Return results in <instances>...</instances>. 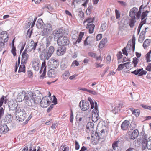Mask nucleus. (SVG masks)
I'll return each mask as SVG.
<instances>
[{"mask_svg": "<svg viewBox=\"0 0 151 151\" xmlns=\"http://www.w3.org/2000/svg\"><path fill=\"white\" fill-rule=\"evenodd\" d=\"M130 110L132 114H134L136 116H138L140 114V111L138 109H135L133 108H130Z\"/></svg>", "mask_w": 151, "mask_h": 151, "instance_id": "obj_33", "label": "nucleus"}, {"mask_svg": "<svg viewBox=\"0 0 151 151\" xmlns=\"http://www.w3.org/2000/svg\"><path fill=\"white\" fill-rule=\"evenodd\" d=\"M119 141H116L112 145V147L114 150H116V148H118V144Z\"/></svg>", "mask_w": 151, "mask_h": 151, "instance_id": "obj_48", "label": "nucleus"}, {"mask_svg": "<svg viewBox=\"0 0 151 151\" xmlns=\"http://www.w3.org/2000/svg\"><path fill=\"white\" fill-rule=\"evenodd\" d=\"M5 120L8 123L11 122L12 120V116L10 114L7 115L5 117Z\"/></svg>", "mask_w": 151, "mask_h": 151, "instance_id": "obj_37", "label": "nucleus"}, {"mask_svg": "<svg viewBox=\"0 0 151 151\" xmlns=\"http://www.w3.org/2000/svg\"><path fill=\"white\" fill-rule=\"evenodd\" d=\"M60 150L62 151H68L69 148L65 145H62L60 147Z\"/></svg>", "mask_w": 151, "mask_h": 151, "instance_id": "obj_41", "label": "nucleus"}, {"mask_svg": "<svg viewBox=\"0 0 151 151\" xmlns=\"http://www.w3.org/2000/svg\"><path fill=\"white\" fill-rule=\"evenodd\" d=\"M91 137H92V141L93 143L97 144L99 140L103 139L104 137H101L99 133L96 131H93Z\"/></svg>", "mask_w": 151, "mask_h": 151, "instance_id": "obj_8", "label": "nucleus"}, {"mask_svg": "<svg viewBox=\"0 0 151 151\" xmlns=\"http://www.w3.org/2000/svg\"><path fill=\"white\" fill-rule=\"evenodd\" d=\"M40 64L38 60L37 59H35L32 61V67L33 69L35 71L39 70Z\"/></svg>", "mask_w": 151, "mask_h": 151, "instance_id": "obj_15", "label": "nucleus"}, {"mask_svg": "<svg viewBox=\"0 0 151 151\" xmlns=\"http://www.w3.org/2000/svg\"><path fill=\"white\" fill-rule=\"evenodd\" d=\"M135 43H133V42H132V46L131 45L127 44L126 47L124 48L122 50L123 54L125 55L126 56H127L128 55L127 52H129V51H128V50H131L132 49L133 51L134 52L135 50Z\"/></svg>", "mask_w": 151, "mask_h": 151, "instance_id": "obj_11", "label": "nucleus"}, {"mask_svg": "<svg viewBox=\"0 0 151 151\" xmlns=\"http://www.w3.org/2000/svg\"><path fill=\"white\" fill-rule=\"evenodd\" d=\"M36 19L37 18L35 17L34 20L32 19L29 20V22L27 23V26L30 27L31 26V28H32L35 24Z\"/></svg>", "mask_w": 151, "mask_h": 151, "instance_id": "obj_30", "label": "nucleus"}, {"mask_svg": "<svg viewBox=\"0 0 151 151\" xmlns=\"http://www.w3.org/2000/svg\"><path fill=\"white\" fill-rule=\"evenodd\" d=\"M75 149L76 150H79L80 148L79 145L78 143V142L76 140L75 141Z\"/></svg>", "mask_w": 151, "mask_h": 151, "instance_id": "obj_60", "label": "nucleus"}, {"mask_svg": "<svg viewBox=\"0 0 151 151\" xmlns=\"http://www.w3.org/2000/svg\"><path fill=\"white\" fill-rule=\"evenodd\" d=\"M45 28L48 30V32L50 33L52 30V25L50 23H48L46 24Z\"/></svg>", "mask_w": 151, "mask_h": 151, "instance_id": "obj_38", "label": "nucleus"}, {"mask_svg": "<svg viewBox=\"0 0 151 151\" xmlns=\"http://www.w3.org/2000/svg\"><path fill=\"white\" fill-rule=\"evenodd\" d=\"M57 43L59 45L65 46L69 44V41L67 37L62 36L59 37L58 39Z\"/></svg>", "mask_w": 151, "mask_h": 151, "instance_id": "obj_5", "label": "nucleus"}, {"mask_svg": "<svg viewBox=\"0 0 151 151\" xmlns=\"http://www.w3.org/2000/svg\"><path fill=\"white\" fill-rule=\"evenodd\" d=\"M124 67V64H120L118 65L117 69L118 70H122Z\"/></svg>", "mask_w": 151, "mask_h": 151, "instance_id": "obj_58", "label": "nucleus"}, {"mask_svg": "<svg viewBox=\"0 0 151 151\" xmlns=\"http://www.w3.org/2000/svg\"><path fill=\"white\" fill-rule=\"evenodd\" d=\"M129 121L125 120L122 123L121 125V129L123 130H126L128 128L129 125Z\"/></svg>", "mask_w": 151, "mask_h": 151, "instance_id": "obj_18", "label": "nucleus"}, {"mask_svg": "<svg viewBox=\"0 0 151 151\" xmlns=\"http://www.w3.org/2000/svg\"><path fill=\"white\" fill-rule=\"evenodd\" d=\"M9 36L6 31H3L0 33V51L2 49L7 45V42L8 40Z\"/></svg>", "mask_w": 151, "mask_h": 151, "instance_id": "obj_3", "label": "nucleus"}, {"mask_svg": "<svg viewBox=\"0 0 151 151\" xmlns=\"http://www.w3.org/2000/svg\"><path fill=\"white\" fill-rule=\"evenodd\" d=\"M119 108L118 106H116L114 109L112 110V111L114 114H116L119 111Z\"/></svg>", "mask_w": 151, "mask_h": 151, "instance_id": "obj_52", "label": "nucleus"}, {"mask_svg": "<svg viewBox=\"0 0 151 151\" xmlns=\"http://www.w3.org/2000/svg\"><path fill=\"white\" fill-rule=\"evenodd\" d=\"M115 14L116 19H119L120 17V14L118 10H116Z\"/></svg>", "mask_w": 151, "mask_h": 151, "instance_id": "obj_57", "label": "nucleus"}, {"mask_svg": "<svg viewBox=\"0 0 151 151\" xmlns=\"http://www.w3.org/2000/svg\"><path fill=\"white\" fill-rule=\"evenodd\" d=\"M47 72V75L50 78L55 77L57 75L56 71L54 70L50 69Z\"/></svg>", "mask_w": 151, "mask_h": 151, "instance_id": "obj_21", "label": "nucleus"}, {"mask_svg": "<svg viewBox=\"0 0 151 151\" xmlns=\"http://www.w3.org/2000/svg\"><path fill=\"white\" fill-rule=\"evenodd\" d=\"M84 35V34L83 32H81L80 33L78 38L76 40V41L74 44L75 45H76L77 44L81 42Z\"/></svg>", "mask_w": 151, "mask_h": 151, "instance_id": "obj_32", "label": "nucleus"}, {"mask_svg": "<svg viewBox=\"0 0 151 151\" xmlns=\"http://www.w3.org/2000/svg\"><path fill=\"white\" fill-rule=\"evenodd\" d=\"M46 71H43V72L42 74L40 76V79H43L45 76Z\"/></svg>", "mask_w": 151, "mask_h": 151, "instance_id": "obj_62", "label": "nucleus"}, {"mask_svg": "<svg viewBox=\"0 0 151 151\" xmlns=\"http://www.w3.org/2000/svg\"><path fill=\"white\" fill-rule=\"evenodd\" d=\"M49 33H50L48 32V30L45 28L41 33V35L42 36H47Z\"/></svg>", "mask_w": 151, "mask_h": 151, "instance_id": "obj_47", "label": "nucleus"}, {"mask_svg": "<svg viewBox=\"0 0 151 151\" xmlns=\"http://www.w3.org/2000/svg\"><path fill=\"white\" fill-rule=\"evenodd\" d=\"M136 127L137 125L135 124L134 123L132 122L130 126V128L131 130H132L134 129Z\"/></svg>", "mask_w": 151, "mask_h": 151, "instance_id": "obj_55", "label": "nucleus"}, {"mask_svg": "<svg viewBox=\"0 0 151 151\" xmlns=\"http://www.w3.org/2000/svg\"><path fill=\"white\" fill-rule=\"evenodd\" d=\"M149 12V11H146L142 13L141 16V20H143L147 16L148 13Z\"/></svg>", "mask_w": 151, "mask_h": 151, "instance_id": "obj_39", "label": "nucleus"}, {"mask_svg": "<svg viewBox=\"0 0 151 151\" xmlns=\"http://www.w3.org/2000/svg\"><path fill=\"white\" fill-rule=\"evenodd\" d=\"M146 32V31H142L140 33L138 39V41L142 43L144 40Z\"/></svg>", "mask_w": 151, "mask_h": 151, "instance_id": "obj_25", "label": "nucleus"}, {"mask_svg": "<svg viewBox=\"0 0 151 151\" xmlns=\"http://www.w3.org/2000/svg\"><path fill=\"white\" fill-rule=\"evenodd\" d=\"M141 15L140 12L138 11V9L134 7L132 8L129 13V15L130 17L136 18V16L137 19H139Z\"/></svg>", "mask_w": 151, "mask_h": 151, "instance_id": "obj_6", "label": "nucleus"}, {"mask_svg": "<svg viewBox=\"0 0 151 151\" xmlns=\"http://www.w3.org/2000/svg\"><path fill=\"white\" fill-rule=\"evenodd\" d=\"M95 25L93 24H87L86 28L88 29L89 32L90 34L93 33L95 27Z\"/></svg>", "mask_w": 151, "mask_h": 151, "instance_id": "obj_23", "label": "nucleus"}, {"mask_svg": "<svg viewBox=\"0 0 151 151\" xmlns=\"http://www.w3.org/2000/svg\"><path fill=\"white\" fill-rule=\"evenodd\" d=\"M41 96V93L38 90H35L33 93L30 91L27 93L23 90L18 94L17 99L19 102L24 100L28 106H33L39 102Z\"/></svg>", "mask_w": 151, "mask_h": 151, "instance_id": "obj_1", "label": "nucleus"}, {"mask_svg": "<svg viewBox=\"0 0 151 151\" xmlns=\"http://www.w3.org/2000/svg\"><path fill=\"white\" fill-rule=\"evenodd\" d=\"M42 96V95H41L40 98H41ZM40 99V101L37 104L40 102V105L42 107L46 108L50 104V102L52 101V98L50 96H45L42 98V100H41V98Z\"/></svg>", "mask_w": 151, "mask_h": 151, "instance_id": "obj_4", "label": "nucleus"}, {"mask_svg": "<svg viewBox=\"0 0 151 151\" xmlns=\"http://www.w3.org/2000/svg\"><path fill=\"white\" fill-rule=\"evenodd\" d=\"M45 60V59L44 61L42 63L41 69L39 72L40 73H41L43 70V71H46V66Z\"/></svg>", "mask_w": 151, "mask_h": 151, "instance_id": "obj_34", "label": "nucleus"}, {"mask_svg": "<svg viewBox=\"0 0 151 151\" xmlns=\"http://www.w3.org/2000/svg\"><path fill=\"white\" fill-rule=\"evenodd\" d=\"M0 130L3 134H5L8 131V128L6 124H1L0 126Z\"/></svg>", "mask_w": 151, "mask_h": 151, "instance_id": "obj_20", "label": "nucleus"}, {"mask_svg": "<svg viewBox=\"0 0 151 151\" xmlns=\"http://www.w3.org/2000/svg\"><path fill=\"white\" fill-rule=\"evenodd\" d=\"M54 51V48L52 46H51L49 47L48 50V52H47V56L46 57L47 60H48L50 57L51 56L52 54L53 53Z\"/></svg>", "mask_w": 151, "mask_h": 151, "instance_id": "obj_22", "label": "nucleus"}, {"mask_svg": "<svg viewBox=\"0 0 151 151\" xmlns=\"http://www.w3.org/2000/svg\"><path fill=\"white\" fill-rule=\"evenodd\" d=\"M150 43V40L146 39L144 42L143 44V47L145 49L147 48L149 45Z\"/></svg>", "mask_w": 151, "mask_h": 151, "instance_id": "obj_36", "label": "nucleus"}, {"mask_svg": "<svg viewBox=\"0 0 151 151\" xmlns=\"http://www.w3.org/2000/svg\"><path fill=\"white\" fill-rule=\"evenodd\" d=\"M150 54L149 53H148L146 55V58L147 62H150L151 61L150 59Z\"/></svg>", "mask_w": 151, "mask_h": 151, "instance_id": "obj_59", "label": "nucleus"}, {"mask_svg": "<svg viewBox=\"0 0 151 151\" xmlns=\"http://www.w3.org/2000/svg\"><path fill=\"white\" fill-rule=\"evenodd\" d=\"M11 52L13 54L14 56L16 55V48L14 46L12 47V48L11 50Z\"/></svg>", "mask_w": 151, "mask_h": 151, "instance_id": "obj_54", "label": "nucleus"}, {"mask_svg": "<svg viewBox=\"0 0 151 151\" xmlns=\"http://www.w3.org/2000/svg\"><path fill=\"white\" fill-rule=\"evenodd\" d=\"M139 134L138 130L137 129L134 130L131 132L129 131L128 132V137L130 139L134 140L138 136Z\"/></svg>", "mask_w": 151, "mask_h": 151, "instance_id": "obj_10", "label": "nucleus"}, {"mask_svg": "<svg viewBox=\"0 0 151 151\" xmlns=\"http://www.w3.org/2000/svg\"><path fill=\"white\" fill-rule=\"evenodd\" d=\"M138 59L136 57L134 58H133V63L134 65V67H136L138 63Z\"/></svg>", "mask_w": 151, "mask_h": 151, "instance_id": "obj_56", "label": "nucleus"}, {"mask_svg": "<svg viewBox=\"0 0 151 151\" xmlns=\"http://www.w3.org/2000/svg\"><path fill=\"white\" fill-rule=\"evenodd\" d=\"M107 28V24L106 23L102 24L101 27V32H104Z\"/></svg>", "mask_w": 151, "mask_h": 151, "instance_id": "obj_44", "label": "nucleus"}, {"mask_svg": "<svg viewBox=\"0 0 151 151\" xmlns=\"http://www.w3.org/2000/svg\"><path fill=\"white\" fill-rule=\"evenodd\" d=\"M78 16L81 18H83L84 16V14L82 11H81L79 12L78 13Z\"/></svg>", "mask_w": 151, "mask_h": 151, "instance_id": "obj_64", "label": "nucleus"}, {"mask_svg": "<svg viewBox=\"0 0 151 151\" xmlns=\"http://www.w3.org/2000/svg\"><path fill=\"white\" fill-rule=\"evenodd\" d=\"M27 51H25V50L23 52L22 55V60L21 63L22 64H25L27 63V60L29 57L28 54H27L26 52Z\"/></svg>", "mask_w": 151, "mask_h": 151, "instance_id": "obj_17", "label": "nucleus"}, {"mask_svg": "<svg viewBox=\"0 0 151 151\" xmlns=\"http://www.w3.org/2000/svg\"><path fill=\"white\" fill-rule=\"evenodd\" d=\"M79 106L81 110L85 111L89 109V104L88 102L82 100L80 102Z\"/></svg>", "mask_w": 151, "mask_h": 151, "instance_id": "obj_9", "label": "nucleus"}, {"mask_svg": "<svg viewBox=\"0 0 151 151\" xmlns=\"http://www.w3.org/2000/svg\"><path fill=\"white\" fill-rule=\"evenodd\" d=\"M70 75V73L68 70H66L63 74V78L64 79H67Z\"/></svg>", "mask_w": 151, "mask_h": 151, "instance_id": "obj_40", "label": "nucleus"}, {"mask_svg": "<svg viewBox=\"0 0 151 151\" xmlns=\"http://www.w3.org/2000/svg\"><path fill=\"white\" fill-rule=\"evenodd\" d=\"M88 100L89 101L91 105V108L92 109L94 108L95 109L92 111V120L93 122H96L99 119V111L97 103L94 102L90 97L88 98Z\"/></svg>", "mask_w": 151, "mask_h": 151, "instance_id": "obj_2", "label": "nucleus"}, {"mask_svg": "<svg viewBox=\"0 0 151 151\" xmlns=\"http://www.w3.org/2000/svg\"><path fill=\"white\" fill-rule=\"evenodd\" d=\"M92 41V38L88 37L84 40V45L86 46L88 45H91Z\"/></svg>", "mask_w": 151, "mask_h": 151, "instance_id": "obj_26", "label": "nucleus"}, {"mask_svg": "<svg viewBox=\"0 0 151 151\" xmlns=\"http://www.w3.org/2000/svg\"><path fill=\"white\" fill-rule=\"evenodd\" d=\"M37 43L33 41H31L30 44L28 46V47H27L25 49V51H27V52H29L33 50V52L35 51L36 46Z\"/></svg>", "mask_w": 151, "mask_h": 151, "instance_id": "obj_12", "label": "nucleus"}, {"mask_svg": "<svg viewBox=\"0 0 151 151\" xmlns=\"http://www.w3.org/2000/svg\"><path fill=\"white\" fill-rule=\"evenodd\" d=\"M94 20V18H89L86 19L84 21V23H85L86 22H87L88 24H89L92 22H93Z\"/></svg>", "mask_w": 151, "mask_h": 151, "instance_id": "obj_45", "label": "nucleus"}, {"mask_svg": "<svg viewBox=\"0 0 151 151\" xmlns=\"http://www.w3.org/2000/svg\"><path fill=\"white\" fill-rule=\"evenodd\" d=\"M47 64L50 69L55 70L58 66L59 62L57 60H50Z\"/></svg>", "mask_w": 151, "mask_h": 151, "instance_id": "obj_7", "label": "nucleus"}, {"mask_svg": "<svg viewBox=\"0 0 151 151\" xmlns=\"http://www.w3.org/2000/svg\"><path fill=\"white\" fill-rule=\"evenodd\" d=\"M33 145L32 143H30L29 145V151H36V148H37V150L36 151H40L39 148H40L39 147H33Z\"/></svg>", "mask_w": 151, "mask_h": 151, "instance_id": "obj_35", "label": "nucleus"}, {"mask_svg": "<svg viewBox=\"0 0 151 151\" xmlns=\"http://www.w3.org/2000/svg\"><path fill=\"white\" fill-rule=\"evenodd\" d=\"M79 64V63L77 61L75 60L73 62L71 65V67H75L76 66H78Z\"/></svg>", "mask_w": 151, "mask_h": 151, "instance_id": "obj_51", "label": "nucleus"}, {"mask_svg": "<svg viewBox=\"0 0 151 151\" xmlns=\"http://www.w3.org/2000/svg\"><path fill=\"white\" fill-rule=\"evenodd\" d=\"M51 38L50 37H49L47 39L46 45L47 47L49 46L50 45L51 42Z\"/></svg>", "mask_w": 151, "mask_h": 151, "instance_id": "obj_50", "label": "nucleus"}, {"mask_svg": "<svg viewBox=\"0 0 151 151\" xmlns=\"http://www.w3.org/2000/svg\"><path fill=\"white\" fill-rule=\"evenodd\" d=\"M94 127L93 123L92 122H89L87 124L86 127L87 129L90 130L91 132L93 130Z\"/></svg>", "mask_w": 151, "mask_h": 151, "instance_id": "obj_27", "label": "nucleus"}, {"mask_svg": "<svg viewBox=\"0 0 151 151\" xmlns=\"http://www.w3.org/2000/svg\"><path fill=\"white\" fill-rule=\"evenodd\" d=\"M148 140V137L147 135H145L143 138V142H145V143L147 142Z\"/></svg>", "mask_w": 151, "mask_h": 151, "instance_id": "obj_63", "label": "nucleus"}, {"mask_svg": "<svg viewBox=\"0 0 151 151\" xmlns=\"http://www.w3.org/2000/svg\"><path fill=\"white\" fill-rule=\"evenodd\" d=\"M107 40L106 38H105L103 39L100 42L99 46V48H102L104 47V45L107 43Z\"/></svg>", "mask_w": 151, "mask_h": 151, "instance_id": "obj_31", "label": "nucleus"}, {"mask_svg": "<svg viewBox=\"0 0 151 151\" xmlns=\"http://www.w3.org/2000/svg\"><path fill=\"white\" fill-rule=\"evenodd\" d=\"M25 65H20L18 72L19 73L22 72H25Z\"/></svg>", "mask_w": 151, "mask_h": 151, "instance_id": "obj_42", "label": "nucleus"}, {"mask_svg": "<svg viewBox=\"0 0 151 151\" xmlns=\"http://www.w3.org/2000/svg\"><path fill=\"white\" fill-rule=\"evenodd\" d=\"M15 115L26 117V114L25 111L19 107L17 108L16 109Z\"/></svg>", "mask_w": 151, "mask_h": 151, "instance_id": "obj_14", "label": "nucleus"}, {"mask_svg": "<svg viewBox=\"0 0 151 151\" xmlns=\"http://www.w3.org/2000/svg\"><path fill=\"white\" fill-rule=\"evenodd\" d=\"M148 144L147 143L145 142H143L142 146V150H145L146 149L147 147Z\"/></svg>", "mask_w": 151, "mask_h": 151, "instance_id": "obj_53", "label": "nucleus"}, {"mask_svg": "<svg viewBox=\"0 0 151 151\" xmlns=\"http://www.w3.org/2000/svg\"><path fill=\"white\" fill-rule=\"evenodd\" d=\"M26 117H24L23 116H19L16 115V119L19 122H22L24 121L26 119Z\"/></svg>", "mask_w": 151, "mask_h": 151, "instance_id": "obj_43", "label": "nucleus"}, {"mask_svg": "<svg viewBox=\"0 0 151 151\" xmlns=\"http://www.w3.org/2000/svg\"><path fill=\"white\" fill-rule=\"evenodd\" d=\"M8 105L10 110L13 111L17 109L18 104L16 101H11L8 102Z\"/></svg>", "mask_w": 151, "mask_h": 151, "instance_id": "obj_13", "label": "nucleus"}, {"mask_svg": "<svg viewBox=\"0 0 151 151\" xmlns=\"http://www.w3.org/2000/svg\"><path fill=\"white\" fill-rule=\"evenodd\" d=\"M88 55L89 56L93 57L94 58H96V54L92 52H89L88 53Z\"/></svg>", "mask_w": 151, "mask_h": 151, "instance_id": "obj_61", "label": "nucleus"}, {"mask_svg": "<svg viewBox=\"0 0 151 151\" xmlns=\"http://www.w3.org/2000/svg\"><path fill=\"white\" fill-rule=\"evenodd\" d=\"M130 63V62H128L124 63V67H126V68L127 69L130 68L131 67Z\"/></svg>", "mask_w": 151, "mask_h": 151, "instance_id": "obj_49", "label": "nucleus"}, {"mask_svg": "<svg viewBox=\"0 0 151 151\" xmlns=\"http://www.w3.org/2000/svg\"><path fill=\"white\" fill-rule=\"evenodd\" d=\"M66 47L64 46H61L58 47L56 53L58 56L63 55L66 52Z\"/></svg>", "mask_w": 151, "mask_h": 151, "instance_id": "obj_16", "label": "nucleus"}, {"mask_svg": "<svg viewBox=\"0 0 151 151\" xmlns=\"http://www.w3.org/2000/svg\"><path fill=\"white\" fill-rule=\"evenodd\" d=\"M49 33H50L48 32V30L45 28L41 33V35L42 36H47Z\"/></svg>", "mask_w": 151, "mask_h": 151, "instance_id": "obj_46", "label": "nucleus"}, {"mask_svg": "<svg viewBox=\"0 0 151 151\" xmlns=\"http://www.w3.org/2000/svg\"><path fill=\"white\" fill-rule=\"evenodd\" d=\"M7 96H2L0 99V107L2 106L4 103L5 104L6 103L7 101Z\"/></svg>", "mask_w": 151, "mask_h": 151, "instance_id": "obj_29", "label": "nucleus"}, {"mask_svg": "<svg viewBox=\"0 0 151 151\" xmlns=\"http://www.w3.org/2000/svg\"><path fill=\"white\" fill-rule=\"evenodd\" d=\"M129 19V24L130 27L133 28L136 22V18L130 17Z\"/></svg>", "mask_w": 151, "mask_h": 151, "instance_id": "obj_28", "label": "nucleus"}, {"mask_svg": "<svg viewBox=\"0 0 151 151\" xmlns=\"http://www.w3.org/2000/svg\"><path fill=\"white\" fill-rule=\"evenodd\" d=\"M134 74L136 75L138 74V76H142L143 75H145L147 73V71L143 70V69H139L137 70H135L134 71Z\"/></svg>", "mask_w": 151, "mask_h": 151, "instance_id": "obj_19", "label": "nucleus"}, {"mask_svg": "<svg viewBox=\"0 0 151 151\" xmlns=\"http://www.w3.org/2000/svg\"><path fill=\"white\" fill-rule=\"evenodd\" d=\"M63 32V29L62 28H60L56 30L53 31L52 35L54 37L57 36H58L59 35L62 34Z\"/></svg>", "mask_w": 151, "mask_h": 151, "instance_id": "obj_24", "label": "nucleus"}]
</instances>
